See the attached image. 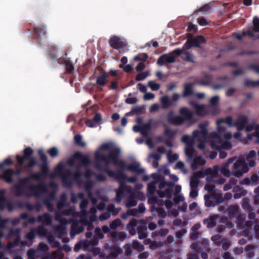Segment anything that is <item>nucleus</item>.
<instances>
[{"label": "nucleus", "mask_w": 259, "mask_h": 259, "mask_svg": "<svg viewBox=\"0 0 259 259\" xmlns=\"http://www.w3.org/2000/svg\"><path fill=\"white\" fill-rule=\"evenodd\" d=\"M201 171L194 172L190 179V186L191 188H197L200 183V178H202Z\"/></svg>", "instance_id": "nucleus-16"}, {"label": "nucleus", "mask_w": 259, "mask_h": 259, "mask_svg": "<svg viewBox=\"0 0 259 259\" xmlns=\"http://www.w3.org/2000/svg\"><path fill=\"white\" fill-rule=\"evenodd\" d=\"M148 85L152 91H157L160 87L159 84L155 83L153 81H149L148 82Z\"/></svg>", "instance_id": "nucleus-63"}, {"label": "nucleus", "mask_w": 259, "mask_h": 259, "mask_svg": "<svg viewBox=\"0 0 259 259\" xmlns=\"http://www.w3.org/2000/svg\"><path fill=\"white\" fill-rule=\"evenodd\" d=\"M211 196L212 199L214 200L218 204L221 203L224 201V198L222 193L214 192L211 194Z\"/></svg>", "instance_id": "nucleus-41"}, {"label": "nucleus", "mask_w": 259, "mask_h": 259, "mask_svg": "<svg viewBox=\"0 0 259 259\" xmlns=\"http://www.w3.org/2000/svg\"><path fill=\"white\" fill-rule=\"evenodd\" d=\"M206 163V161L201 156H197L195 157L191 164V167L192 170H195L199 166H203Z\"/></svg>", "instance_id": "nucleus-21"}, {"label": "nucleus", "mask_w": 259, "mask_h": 259, "mask_svg": "<svg viewBox=\"0 0 259 259\" xmlns=\"http://www.w3.org/2000/svg\"><path fill=\"white\" fill-rule=\"evenodd\" d=\"M4 205L5 206V208L7 207L9 211H12L15 209L14 204L9 199H7L4 202Z\"/></svg>", "instance_id": "nucleus-58"}, {"label": "nucleus", "mask_w": 259, "mask_h": 259, "mask_svg": "<svg viewBox=\"0 0 259 259\" xmlns=\"http://www.w3.org/2000/svg\"><path fill=\"white\" fill-rule=\"evenodd\" d=\"M219 218L218 214H214L209 217V218L205 219L203 221V223L206 225L208 229L212 228L217 225V220Z\"/></svg>", "instance_id": "nucleus-19"}, {"label": "nucleus", "mask_w": 259, "mask_h": 259, "mask_svg": "<svg viewBox=\"0 0 259 259\" xmlns=\"http://www.w3.org/2000/svg\"><path fill=\"white\" fill-rule=\"evenodd\" d=\"M54 197V194H51L50 198H46L44 200L43 203L47 206L49 211L52 212L54 210V207L53 204L51 202V199Z\"/></svg>", "instance_id": "nucleus-36"}, {"label": "nucleus", "mask_w": 259, "mask_h": 259, "mask_svg": "<svg viewBox=\"0 0 259 259\" xmlns=\"http://www.w3.org/2000/svg\"><path fill=\"white\" fill-rule=\"evenodd\" d=\"M33 32L35 36L39 37L46 36L47 34L46 28L42 25H39L37 27H35V28L33 30Z\"/></svg>", "instance_id": "nucleus-28"}, {"label": "nucleus", "mask_w": 259, "mask_h": 259, "mask_svg": "<svg viewBox=\"0 0 259 259\" xmlns=\"http://www.w3.org/2000/svg\"><path fill=\"white\" fill-rule=\"evenodd\" d=\"M223 123L227 124L230 127L234 126L233 118L231 116H227L225 118H221L218 120V124H222Z\"/></svg>", "instance_id": "nucleus-39"}, {"label": "nucleus", "mask_w": 259, "mask_h": 259, "mask_svg": "<svg viewBox=\"0 0 259 259\" xmlns=\"http://www.w3.org/2000/svg\"><path fill=\"white\" fill-rule=\"evenodd\" d=\"M190 105L195 108V112L191 111L188 107H183L179 110V113L182 116H173V111H171L167 115L168 122L172 125L180 126L185 121H192L194 114L200 117H204L208 113L204 105H198L194 102H191Z\"/></svg>", "instance_id": "nucleus-2"}, {"label": "nucleus", "mask_w": 259, "mask_h": 259, "mask_svg": "<svg viewBox=\"0 0 259 259\" xmlns=\"http://www.w3.org/2000/svg\"><path fill=\"white\" fill-rule=\"evenodd\" d=\"M195 139L192 137H191L189 135H184L182 137L181 140L182 142L186 144V145H194V140Z\"/></svg>", "instance_id": "nucleus-37"}, {"label": "nucleus", "mask_w": 259, "mask_h": 259, "mask_svg": "<svg viewBox=\"0 0 259 259\" xmlns=\"http://www.w3.org/2000/svg\"><path fill=\"white\" fill-rule=\"evenodd\" d=\"M93 186L92 182L91 180L87 181L84 184V188L87 191H89V197H91L92 196V193L91 191V190Z\"/></svg>", "instance_id": "nucleus-55"}, {"label": "nucleus", "mask_w": 259, "mask_h": 259, "mask_svg": "<svg viewBox=\"0 0 259 259\" xmlns=\"http://www.w3.org/2000/svg\"><path fill=\"white\" fill-rule=\"evenodd\" d=\"M107 211L109 212L112 213L113 215H116L118 213L119 210L118 208H115L113 204H111L108 206Z\"/></svg>", "instance_id": "nucleus-49"}, {"label": "nucleus", "mask_w": 259, "mask_h": 259, "mask_svg": "<svg viewBox=\"0 0 259 259\" xmlns=\"http://www.w3.org/2000/svg\"><path fill=\"white\" fill-rule=\"evenodd\" d=\"M137 230L140 239H143L147 237V228L145 226H139L137 228Z\"/></svg>", "instance_id": "nucleus-35"}, {"label": "nucleus", "mask_w": 259, "mask_h": 259, "mask_svg": "<svg viewBox=\"0 0 259 259\" xmlns=\"http://www.w3.org/2000/svg\"><path fill=\"white\" fill-rule=\"evenodd\" d=\"M124 254L126 256H130L133 252V246L130 244H126L124 246Z\"/></svg>", "instance_id": "nucleus-57"}, {"label": "nucleus", "mask_w": 259, "mask_h": 259, "mask_svg": "<svg viewBox=\"0 0 259 259\" xmlns=\"http://www.w3.org/2000/svg\"><path fill=\"white\" fill-rule=\"evenodd\" d=\"M28 189L35 196H39L41 193L46 192L48 190L46 185L43 182H40L37 185H31Z\"/></svg>", "instance_id": "nucleus-11"}, {"label": "nucleus", "mask_w": 259, "mask_h": 259, "mask_svg": "<svg viewBox=\"0 0 259 259\" xmlns=\"http://www.w3.org/2000/svg\"><path fill=\"white\" fill-rule=\"evenodd\" d=\"M121 225V220L119 219H116L110 224V228L112 230H115Z\"/></svg>", "instance_id": "nucleus-50"}, {"label": "nucleus", "mask_w": 259, "mask_h": 259, "mask_svg": "<svg viewBox=\"0 0 259 259\" xmlns=\"http://www.w3.org/2000/svg\"><path fill=\"white\" fill-rule=\"evenodd\" d=\"M75 159L80 160L84 166L89 165L91 163V160L88 156L84 155L80 152H76L73 154L72 158L67 160V164L71 166H73Z\"/></svg>", "instance_id": "nucleus-9"}, {"label": "nucleus", "mask_w": 259, "mask_h": 259, "mask_svg": "<svg viewBox=\"0 0 259 259\" xmlns=\"http://www.w3.org/2000/svg\"><path fill=\"white\" fill-rule=\"evenodd\" d=\"M109 44L113 49L119 50L125 47L127 45L125 41L116 35L110 37L109 40Z\"/></svg>", "instance_id": "nucleus-10"}, {"label": "nucleus", "mask_w": 259, "mask_h": 259, "mask_svg": "<svg viewBox=\"0 0 259 259\" xmlns=\"http://www.w3.org/2000/svg\"><path fill=\"white\" fill-rule=\"evenodd\" d=\"M7 190L5 189H0V210H4L5 209L4 202L7 200L6 197Z\"/></svg>", "instance_id": "nucleus-34"}, {"label": "nucleus", "mask_w": 259, "mask_h": 259, "mask_svg": "<svg viewBox=\"0 0 259 259\" xmlns=\"http://www.w3.org/2000/svg\"><path fill=\"white\" fill-rule=\"evenodd\" d=\"M147 190L149 194L154 195L156 191V186L154 182H151L148 184Z\"/></svg>", "instance_id": "nucleus-51"}, {"label": "nucleus", "mask_w": 259, "mask_h": 259, "mask_svg": "<svg viewBox=\"0 0 259 259\" xmlns=\"http://www.w3.org/2000/svg\"><path fill=\"white\" fill-rule=\"evenodd\" d=\"M124 170H117L116 172L107 167L104 169V172L107 174L110 178H113L119 184V187L118 190H123V193L125 189V178L126 176L124 172Z\"/></svg>", "instance_id": "nucleus-6"}, {"label": "nucleus", "mask_w": 259, "mask_h": 259, "mask_svg": "<svg viewBox=\"0 0 259 259\" xmlns=\"http://www.w3.org/2000/svg\"><path fill=\"white\" fill-rule=\"evenodd\" d=\"M218 80L225 81L222 83H217L213 85L212 88L214 90H218L226 87L228 84V77L227 76H220L218 77Z\"/></svg>", "instance_id": "nucleus-32"}, {"label": "nucleus", "mask_w": 259, "mask_h": 259, "mask_svg": "<svg viewBox=\"0 0 259 259\" xmlns=\"http://www.w3.org/2000/svg\"><path fill=\"white\" fill-rule=\"evenodd\" d=\"M66 172L68 174V177L72 181L79 182L80 181L81 177L82 176V172L80 169H76L74 172H72L70 169H66Z\"/></svg>", "instance_id": "nucleus-15"}, {"label": "nucleus", "mask_w": 259, "mask_h": 259, "mask_svg": "<svg viewBox=\"0 0 259 259\" xmlns=\"http://www.w3.org/2000/svg\"><path fill=\"white\" fill-rule=\"evenodd\" d=\"M171 151H170L168 154H167V158L169 162H173L175 161H176L178 158L179 155L177 154H171Z\"/></svg>", "instance_id": "nucleus-61"}, {"label": "nucleus", "mask_w": 259, "mask_h": 259, "mask_svg": "<svg viewBox=\"0 0 259 259\" xmlns=\"http://www.w3.org/2000/svg\"><path fill=\"white\" fill-rule=\"evenodd\" d=\"M205 201V205L206 207H211L214 206L213 203L211 199H212L211 195L205 194L204 197Z\"/></svg>", "instance_id": "nucleus-47"}, {"label": "nucleus", "mask_w": 259, "mask_h": 259, "mask_svg": "<svg viewBox=\"0 0 259 259\" xmlns=\"http://www.w3.org/2000/svg\"><path fill=\"white\" fill-rule=\"evenodd\" d=\"M37 153L40 156V160L42 162V163L39 164L40 171L32 173L28 176L23 178L22 181L24 183L31 180L39 181L49 176V168L48 164L47 156L41 149H38Z\"/></svg>", "instance_id": "nucleus-4"}, {"label": "nucleus", "mask_w": 259, "mask_h": 259, "mask_svg": "<svg viewBox=\"0 0 259 259\" xmlns=\"http://www.w3.org/2000/svg\"><path fill=\"white\" fill-rule=\"evenodd\" d=\"M244 85L245 87H259V80L257 81H253L250 80L248 78H246L244 80Z\"/></svg>", "instance_id": "nucleus-38"}, {"label": "nucleus", "mask_w": 259, "mask_h": 259, "mask_svg": "<svg viewBox=\"0 0 259 259\" xmlns=\"http://www.w3.org/2000/svg\"><path fill=\"white\" fill-rule=\"evenodd\" d=\"M22 180H23V179H20L19 180V183L14 186V189L15 190V194L18 196H20L23 194L22 186L26 185L30 182V181H28L27 182L24 183L22 182Z\"/></svg>", "instance_id": "nucleus-27"}, {"label": "nucleus", "mask_w": 259, "mask_h": 259, "mask_svg": "<svg viewBox=\"0 0 259 259\" xmlns=\"http://www.w3.org/2000/svg\"><path fill=\"white\" fill-rule=\"evenodd\" d=\"M122 249L117 245H113L110 248V251L108 255V258L114 259L116 258L122 252Z\"/></svg>", "instance_id": "nucleus-26"}, {"label": "nucleus", "mask_w": 259, "mask_h": 259, "mask_svg": "<svg viewBox=\"0 0 259 259\" xmlns=\"http://www.w3.org/2000/svg\"><path fill=\"white\" fill-rule=\"evenodd\" d=\"M60 62L61 63L65 65L66 70L68 73H71L74 70V66L70 60L65 58H60Z\"/></svg>", "instance_id": "nucleus-30"}, {"label": "nucleus", "mask_w": 259, "mask_h": 259, "mask_svg": "<svg viewBox=\"0 0 259 259\" xmlns=\"http://www.w3.org/2000/svg\"><path fill=\"white\" fill-rule=\"evenodd\" d=\"M48 154L52 157H55L58 155V150L56 147H52L48 150Z\"/></svg>", "instance_id": "nucleus-64"}, {"label": "nucleus", "mask_w": 259, "mask_h": 259, "mask_svg": "<svg viewBox=\"0 0 259 259\" xmlns=\"http://www.w3.org/2000/svg\"><path fill=\"white\" fill-rule=\"evenodd\" d=\"M22 156H16V160L18 164L21 166L26 168H31L37 164L35 158L32 156L33 153V149L30 147H27L23 151Z\"/></svg>", "instance_id": "nucleus-5"}, {"label": "nucleus", "mask_w": 259, "mask_h": 259, "mask_svg": "<svg viewBox=\"0 0 259 259\" xmlns=\"http://www.w3.org/2000/svg\"><path fill=\"white\" fill-rule=\"evenodd\" d=\"M187 224V223L186 221H182L180 219H177L173 221V225L175 226L185 227Z\"/></svg>", "instance_id": "nucleus-62"}, {"label": "nucleus", "mask_w": 259, "mask_h": 259, "mask_svg": "<svg viewBox=\"0 0 259 259\" xmlns=\"http://www.w3.org/2000/svg\"><path fill=\"white\" fill-rule=\"evenodd\" d=\"M194 145H186L185 148V154L189 158H192L195 152V149L193 148Z\"/></svg>", "instance_id": "nucleus-40"}, {"label": "nucleus", "mask_w": 259, "mask_h": 259, "mask_svg": "<svg viewBox=\"0 0 259 259\" xmlns=\"http://www.w3.org/2000/svg\"><path fill=\"white\" fill-rule=\"evenodd\" d=\"M149 75L148 72H143L141 73H138L136 77V80L137 81H141L145 79Z\"/></svg>", "instance_id": "nucleus-59"}, {"label": "nucleus", "mask_w": 259, "mask_h": 259, "mask_svg": "<svg viewBox=\"0 0 259 259\" xmlns=\"http://www.w3.org/2000/svg\"><path fill=\"white\" fill-rule=\"evenodd\" d=\"M64 165L59 163L57 164L55 170L62 179V183L65 187L71 188L73 185L72 181L68 177L66 169L64 170Z\"/></svg>", "instance_id": "nucleus-8"}, {"label": "nucleus", "mask_w": 259, "mask_h": 259, "mask_svg": "<svg viewBox=\"0 0 259 259\" xmlns=\"http://www.w3.org/2000/svg\"><path fill=\"white\" fill-rule=\"evenodd\" d=\"M207 130H195L193 132V137L199 142H203L205 141L207 137Z\"/></svg>", "instance_id": "nucleus-17"}, {"label": "nucleus", "mask_w": 259, "mask_h": 259, "mask_svg": "<svg viewBox=\"0 0 259 259\" xmlns=\"http://www.w3.org/2000/svg\"><path fill=\"white\" fill-rule=\"evenodd\" d=\"M37 221L42 223L45 225L49 226L52 223V217L49 213L45 212L42 215L37 216Z\"/></svg>", "instance_id": "nucleus-18"}, {"label": "nucleus", "mask_w": 259, "mask_h": 259, "mask_svg": "<svg viewBox=\"0 0 259 259\" xmlns=\"http://www.w3.org/2000/svg\"><path fill=\"white\" fill-rule=\"evenodd\" d=\"M35 233L38 235L40 236H46L47 234V230L42 226H39L36 229H35Z\"/></svg>", "instance_id": "nucleus-46"}, {"label": "nucleus", "mask_w": 259, "mask_h": 259, "mask_svg": "<svg viewBox=\"0 0 259 259\" xmlns=\"http://www.w3.org/2000/svg\"><path fill=\"white\" fill-rule=\"evenodd\" d=\"M121 155V151L118 148H112L109 151L107 155L101 154L97 152L95 154V166L97 169L104 172V169L107 168L108 166H103L101 161L105 162L107 164L110 163L120 167L118 170H128L132 172L137 174H143L145 169L143 168H140V163L137 161H134L133 163L127 165L125 162L123 160H119Z\"/></svg>", "instance_id": "nucleus-1"}, {"label": "nucleus", "mask_w": 259, "mask_h": 259, "mask_svg": "<svg viewBox=\"0 0 259 259\" xmlns=\"http://www.w3.org/2000/svg\"><path fill=\"white\" fill-rule=\"evenodd\" d=\"M248 122V118L245 115H239L236 121L234 122V126H236L238 131H242Z\"/></svg>", "instance_id": "nucleus-14"}, {"label": "nucleus", "mask_w": 259, "mask_h": 259, "mask_svg": "<svg viewBox=\"0 0 259 259\" xmlns=\"http://www.w3.org/2000/svg\"><path fill=\"white\" fill-rule=\"evenodd\" d=\"M74 143L76 145L84 147L85 143L82 141V136L79 134L75 135L74 137Z\"/></svg>", "instance_id": "nucleus-45"}, {"label": "nucleus", "mask_w": 259, "mask_h": 259, "mask_svg": "<svg viewBox=\"0 0 259 259\" xmlns=\"http://www.w3.org/2000/svg\"><path fill=\"white\" fill-rule=\"evenodd\" d=\"M20 232L21 230L19 228H17L15 230L11 229L9 231L8 237H10L12 236H16V238L18 237V236L21 237Z\"/></svg>", "instance_id": "nucleus-53"}, {"label": "nucleus", "mask_w": 259, "mask_h": 259, "mask_svg": "<svg viewBox=\"0 0 259 259\" xmlns=\"http://www.w3.org/2000/svg\"><path fill=\"white\" fill-rule=\"evenodd\" d=\"M220 100V98L218 96H215L212 97L210 100V104L212 108L214 109L213 112L214 114H217L219 113V109L218 108V103Z\"/></svg>", "instance_id": "nucleus-33"}, {"label": "nucleus", "mask_w": 259, "mask_h": 259, "mask_svg": "<svg viewBox=\"0 0 259 259\" xmlns=\"http://www.w3.org/2000/svg\"><path fill=\"white\" fill-rule=\"evenodd\" d=\"M236 159V157L230 158L228 159L225 165L221 167L220 171L224 176L230 177L231 175H232L236 177L239 178L244 174L249 171V168L248 166L244 163V161L239 159L234 162L233 168L231 171H230L228 168L229 165L235 161Z\"/></svg>", "instance_id": "nucleus-3"}, {"label": "nucleus", "mask_w": 259, "mask_h": 259, "mask_svg": "<svg viewBox=\"0 0 259 259\" xmlns=\"http://www.w3.org/2000/svg\"><path fill=\"white\" fill-rule=\"evenodd\" d=\"M0 179L4 180L7 184L14 183L13 169L9 168L3 169L0 174Z\"/></svg>", "instance_id": "nucleus-12"}, {"label": "nucleus", "mask_w": 259, "mask_h": 259, "mask_svg": "<svg viewBox=\"0 0 259 259\" xmlns=\"http://www.w3.org/2000/svg\"><path fill=\"white\" fill-rule=\"evenodd\" d=\"M94 236L95 237L96 240H97V239H101L104 238V234L100 228H99V227L96 228V229L95 230Z\"/></svg>", "instance_id": "nucleus-52"}, {"label": "nucleus", "mask_w": 259, "mask_h": 259, "mask_svg": "<svg viewBox=\"0 0 259 259\" xmlns=\"http://www.w3.org/2000/svg\"><path fill=\"white\" fill-rule=\"evenodd\" d=\"M102 120V115L100 113H96L93 119H88L86 121V125L91 127H94L97 126L99 123Z\"/></svg>", "instance_id": "nucleus-20"}, {"label": "nucleus", "mask_w": 259, "mask_h": 259, "mask_svg": "<svg viewBox=\"0 0 259 259\" xmlns=\"http://www.w3.org/2000/svg\"><path fill=\"white\" fill-rule=\"evenodd\" d=\"M155 209L159 217L162 218H165L166 216V213L162 207H158L155 208Z\"/></svg>", "instance_id": "nucleus-60"}, {"label": "nucleus", "mask_w": 259, "mask_h": 259, "mask_svg": "<svg viewBox=\"0 0 259 259\" xmlns=\"http://www.w3.org/2000/svg\"><path fill=\"white\" fill-rule=\"evenodd\" d=\"M177 133L176 130H172L168 128H165L164 131V134L167 137V139H174Z\"/></svg>", "instance_id": "nucleus-42"}, {"label": "nucleus", "mask_w": 259, "mask_h": 259, "mask_svg": "<svg viewBox=\"0 0 259 259\" xmlns=\"http://www.w3.org/2000/svg\"><path fill=\"white\" fill-rule=\"evenodd\" d=\"M145 112V108L144 107L141 106H137L136 107L133 108L130 113L132 114H136L139 115L141 114H143ZM130 114V113H126V115Z\"/></svg>", "instance_id": "nucleus-44"}, {"label": "nucleus", "mask_w": 259, "mask_h": 259, "mask_svg": "<svg viewBox=\"0 0 259 259\" xmlns=\"http://www.w3.org/2000/svg\"><path fill=\"white\" fill-rule=\"evenodd\" d=\"M194 95L193 85L191 83L185 84L182 96L187 98Z\"/></svg>", "instance_id": "nucleus-23"}, {"label": "nucleus", "mask_w": 259, "mask_h": 259, "mask_svg": "<svg viewBox=\"0 0 259 259\" xmlns=\"http://www.w3.org/2000/svg\"><path fill=\"white\" fill-rule=\"evenodd\" d=\"M160 101L163 109H168L173 105L172 102L169 99L167 96L161 97Z\"/></svg>", "instance_id": "nucleus-31"}, {"label": "nucleus", "mask_w": 259, "mask_h": 259, "mask_svg": "<svg viewBox=\"0 0 259 259\" xmlns=\"http://www.w3.org/2000/svg\"><path fill=\"white\" fill-rule=\"evenodd\" d=\"M108 75L105 71L103 70L100 74L97 76L96 84L101 87H104L107 83Z\"/></svg>", "instance_id": "nucleus-22"}, {"label": "nucleus", "mask_w": 259, "mask_h": 259, "mask_svg": "<svg viewBox=\"0 0 259 259\" xmlns=\"http://www.w3.org/2000/svg\"><path fill=\"white\" fill-rule=\"evenodd\" d=\"M255 246L252 244L247 245L244 248L246 253V256L248 259H252L255 255L254 249Z\"/></svg>", "instance_id": "nucleus-29"}, {"label": "nucleus", "mask_w": 259, "mask_h": 259, "mask_svg": "<svg viewBox=\"0 0 259 259\" xmlns=\"http://www.w3.org/2000/svg\"><path fill=\"white\" fill-rule=\"evenodd\" d=\"M13 161L10 157L6 158L3 162H0V168L3 169L6 165H11L13 164Z\"/></svg>", "instance_id": "nucleus-56"}, {"label": "nucleus", "mask_w": 259, "mask_h": 259, "mask_svg": "<svg viewBox=\"0 0 259 259\" xmlns=\"http://www.w3.org/2000/svg\"><path fill=\"white\" fill-rule=\"evenodd\" d=\"M228 217L232 219L235 218L239 211V206L237 205H231L227 209Z\"/></svg>", "instance_id": "nucleus-25"}, {"label": "nucleus", "mask_w": 259, "mask_h": 259, "mask_svg": "<svg viewBox=\"0 0 259 259\" xmlns=\"http://www.w3.org/2000/svg\"><path fill=\"white\" fill-rule=\"evenodd\" d=\"M148 58V56L146 53H141L139 55L136 56L134 57V60L137 61H142L143 62L145 61L147 58Z\"/></svg>", "instance_id": "nucleus-54"}, {"label": "nucleus", "mask_w": 259, "mask_h": 259, "mask_svg": "<svg viewBox=\"0 0 259 259\" xmlns=\"http://www.w3.org/2000/svg\"><path fill=\"white\" fill-rule=\"evenodd\" d=\"M190 39L193 46L198 48H201L200 44L206 42L205 38L203 35H198L194 38H190Z\"/></svg>", "instance_id": "nucleus-24"}, {"label": "nucleus", "mask_w": 259, "mask_h": 259, "mask_svg": "<svg viewBox=\"0 0 259 259\" xmlns=\"http://www.w3.org/2000/svg\"><path fill=\"white\" fill-rule=\"evenodd\" d=\"M132 246L133 249H137L139 252L142 251L144 249V245L137 240L133 241Z\"/></svg>", "instance_id": "nucleus-48"}, {"label": "nucleus", "mask_w": 259, "mask_h": 259, "mask_svg": "<svg viewBox=\"0 0 259 259\" xmlns=\"http://www.w3.org/2000/svg\"><path fill=\"white\" fill-rule=\"evenodd\" d=\"M253 28L251 30L243 31L241 33H234V36L238 40H242V38L247 36L248 37H253L254 32H259V18L255 16L252 20Z\"/></svg>", "instance_id": "nucleus-7"}, {"label": "nucleus", "mask_w": 259, "mask_h": 259, "mask_svg": "<svg viewBox=\"0 0 259 259\" xmlns=\"http://www.w3.org/2000/svg\"><path fill=\"white\" fill-rule=\"evenodd\" d=\"M20 218L22 220H27L28 223L31 224H33L36 221V219L34 217H28V214L26 212L22 213L20 215Z\"/></svg>", "instance_id": "nucleus-43"}, {"label": "nucleus", "mask_w": 259, "mask_h": 259, "mask_svg": "<svg viewBox=\"0 0 259 259\" xmlns=\"http://www.w3.org/2000/svg\"><path fill=\"white\" fill-rule=\"evenodd\" d=\"M175 61L176 58L174 55H171L170 54H164L158 58L157 61V64L162 66L166 63H174Z\"/></svg>", "instance_id": "nucleus-13"}]
</instances>
